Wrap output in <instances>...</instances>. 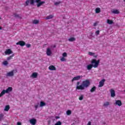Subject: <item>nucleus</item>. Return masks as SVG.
<instances>
[{"label": "nucleus", "mask_w": 125, "mask_h": 125, "mask_svg": "<svg viewBox=\"0 0 125 125\" xmlns=\"http://www.w3.org/2000/svg\"><path fill=\"white\" fill-rule=\"evenodd\" d=\"M90 85V82L88 80H86L82 82V84L80 85V82L77 83L76 90H83L84 88H87Z\"/></svg>", "instance_id": "obj_1"}, {"label": "nucleus", "mask_w": 125, "mask_h": 125, "mask_svg": "<svg viewBox=\"0 0 125 125\" xmlns=\"http://www.w3.org/2000/svg\"><path fill=\"white\" fill-rule=\"evenodd\" d=\"M100 63V60H96V59H93L91 61V63L93 66V68H97L99 66Z\"/></svg>", "instance_id": "obj_2"}, {"label": "nucleus", "mask_w": 125, "mask_h": 125, "mask_svg": "<svg viewBox=\"0 0 125 125\" xmlns=\"http://www.w3.org/2000/svg\"><path fill=\"white\" fill-rule=\"evenodd\" d=\"M35 2H37V7H40V6H41L44 3H45V1H42L41 0H36Z\"/></svg>", "instance_id": "obj_3"}, {"label": "nucleus", "mask_w": 125, "mask_h": 125, "mask_svg": "<svg viewBox=\"0 0 125 125\" xmlns=\"http://www.w3.org/2000/svg\"><path fill=\"white\" fill-rule=\"evenodd\" d=\"M17 45H20L21 46H24L26 45V43L23 41H19L16 43Z\"/></svg>", "instance_id": "obj_4"}, {"label": "nucleus", "mask_w": 125, "mask_h": 125, "mask_svg": "<svg viewBox=\"0 0 125 125\" xmlns=\"http://www.w3.org/2000/svg\"><path fill=\"white\" fill-rule=\"evenodd\" d=\"M81 79H83V75H79L76 77H74L72 79V82H74V81H79V80H81Z\"/></svg>", "instance_id": "obj_5"}, {"label": "nucleus", "mask_w": 125, "mask_h": 125, "mask_svg": "<svg viewBox=\"0 0 125 125\" xmlns=\"http://www.w3.org/2000/svg\"><path fill=\"white\" fill-rule=\"evenodd\" d=\"M29 122L32 125H36L37 124V120L36 119L33 118L29 120Z\"/></svg>", "instance_id": "obj_6"}, {"label": "nucleus", "mask_w": 125, "mask_h": 125, "mask_svg": "<svg viewBox=\"0 0 125 125\" xmlns=\"http://www.w3.org/2000/svg\"><path fill=\"white\" fill-rule=\"evenodd\" d=\"M52 54V52L51 51V49L50 48H47L46 49V55L47 56H50Z\"/></svg>", "instance_id": "obj_7"}, {"label": "nucleus", "mask_w": 125, "mask_h": 125, "mask_svg": "<svg viewBox=\"0 0 125 125\" xmlns=\"http://www.w3.org/2000/svg\"><path fill=\"white\" fill-rule=\"evenodd\" d=\"M6 76L7 77H13L14 76V70L8 72Z\"/></svg>", "instance_id": "obj_8"}, {"label": "nucleus", "mask_w": 125, "mask_h": 125, "mask_svg": "<svg viewBox=\"0 0 125 125\" xmlns=\"http://www.w3.org/2000/svg\"><path fill=\"white\" fill-rule=\"evenodd\" d=\"M110 96L111 97H115L116 96V93H115V90L113 89H111L110 90Z\"/></svg>", "instance_id": "obj_9"}, {"label": "nucleus", "mask_w": 125, "mask_h": 125, "mask_svg": "<svg viewBox=\"0 0 125 125\" xmlns=\"http://www.w3.org/2000/svg\"><path fill=\"white\" fill-rule=\"evenodd\" d=\"M4 53L6 54V55H9L12 54V51L10 49H8L5 51Z\"/></svg>", "instance_id": "obj_10"}, {"label": "nucleus", "mask_w": 125, "mask_h": 125, "mask_svg": "<svg viewBox=\"0 0 125 125\" xmlns=\"http://www.w3.org/2000/svg\"><path fill=\"white\" fill-rule=\"evenodd\" d=\"M104 83H105V79L102 80L99 83V87H102L104 85Z\"/></svg>", "instance_id": "obj_11"}, {"label": "nucleus", "mask_w": 125, "mask_h": 125, "mask_svg": "<svg viewBox=\"0 0 125 125\" xmlns=\"http://www.w3.org/2000/svg\"><path fill=\"white\" fill-rule=\"evenodd\" d=\"M49 70L51 71H55L56 70V67L54 65H50L48 67Z\"/></svg>", "instance_id": "obj_12"}, {"label": "nucleus", "mask_w": 125, "mask_h": 125, "mask_svg": "<svg viewBox=\"0 0 125 125\" xmlns=\"http://www.w3.org/2000/svg\"><path fill=\"white\" fill-rule=\"evenodd\" d=\"M12 90H13V89L12 87H9L6 90H5V91L6 93H9V92H11Z\"/></svg>", "instance_id": "obj_13"}, {"label": "nucleus", "mask_w": 125, "mask_h": 125, "mask_svg": "<svg viewBox=\"0 0 125 125\" xmlns=\"http://www.w3.org/2000/svg\"><path fill=\"white\" fill-rule=\"evenodd\" d=\"M115 104L120 107L122 105V101L121 100H116Z\"/></svg>", "instance_id": "obj_14"}, {"label": "nucleus", "mask_w": 125, "mask_h": 125, "mask_svg": "<svg viewBox=\"0 0 125 125\" xmlns=\"http://www.w3.org/2000/svg\"><path fill=\"white\" fill-rule=\"evenodd\" d=\"M87 70H88V71H90V70H91V69H92V68H93V64H92L91 63L87 65Z\"/></svg>", "instance_id": "obj_15"}, {"label": "nucleus", "mask_w": 125, "mask_h": 125, "mask_svg": "<svg viewBox=\"0 0 125 125\" xmlns=\"http://www.w3.org/2000/svg\"><path fill=\"white\" fill-rule=\"evenodd\" d=\"M37 77H38V73L37 72L33 73L31 76V78H33L34 79H35Z\"/></svg>", "instance_id": "obj_16"}, {"label": "nucleus", "mask_w": 125, "mask_h": 125, "mask_svg": "<svg viewBox=\"0 0 125 125\" xmlns=\"http://www.w3.org/2000/svg\"><path fill=\"white\" fill-rule=\"evenodd\" d=\"M9 109H10V106H9V105H7L5 106V108L4 109V111H6V112H8V111H9Z\"/></svg>", "instance_id": "obj_17"}, {"label": "nucleus", "mask_w": 125, "mask_h": 125, "mask_svg": "<svg viewBox=\"0 0 125 125\" xmlns=\"http://www.w3.org/2000/svg\"><path fill=\"white\" fill-rule=\"evenodd\" d=\"M5 93H6V92H5V90H2V91L0 93V97H2V96H3V95L5 94Z\"/></svg>", "instance_id": "obj_18"}, {"label": "nucleus", "mask_w": 125, "mask_h": 125, "mask_svg": "<svg viewBox=\"0 0 125 125\" xmlns=\"http://www.w3.org/2000/svg\"><path fill=\"white\" fill-rule=\"evenodd\" d=\"M54 16L53 15H49V16H47L45 18L46 20H48L49 19H52Z\"/></svg>", "instance_id": "obj_19"}, {"label": "nucleus", "mask_w": 125, "mask_h": 125, "mask_svg": "<svg viewBox=\"0 0 125 125\" xmlns=\"http://www.w3.org/2000/svg\"><path fill=\"white\" fill-rule=\"evenodd\" d=\"M46 105V104L44 103V102L41 101L40 102V107H43L44 106H45Z\"/></svg>", "instance_id": "obj_20"}, {"label": "nucleus", "mask_w": 125, "mask_h": 125, "mask_svg": "<svg viewBox=\"0 0 125 125\" xmlns=\"http://www.w3.org/2000/svg\"><path fill=\"white\" fill-rule=\"evenodd\" d=\"M110 105V102H105L103 106L104 107H107V106H109Z\"/></svg>", "instance_id": "obj_21"}, {"label": "nucleus", "mask_w": 125, "mask_h": 125, "mask_svg": "<svg viewBox=\"0 0 125 125\" xmlns=\"http://www.w3.org/2000/svg\"><path fill=\"white\" fill-rule=\"evenodd\" d=\"M95 90H96V86H94L90 89V92H94V91H95Z\"/></svg>", "instance_id": "obj_22"}, {"label": "nucleus", "mask_w": 125, "mask_h": 125, "mask_svg": "<svg viewBox=\"0 0 125 125\" xmlns=\"http://www.w3.org/2000/svg\"><path fill=\"white\" fill-rule=\"evenodd\" d=\"M112 13H114V14H119L120 13V11L119 10H114L112 11Z\"/></svg>", "instance_id": "obj_23"}, {"label": "nucleus", "mask_w": 125, "mask_h": 125, "mask_svg": "<svg viewBox=\"0 0 125 125\" xmlns=\"http://www.w3.org/2000/svg\"><path fill=\"white\" fill-rule=\"evenodd\" d=\"M101 11V10L100 9V8H97L95 9L96 13H100Z\"/></svg>", "instance_id": "obj_24"}, {"label": "nucleus", "mask_w": 125, "mask_h": 125, "mask_svg": "<svg viewBox=\"0 0 125 125\" xmlns=\"http://www.w3.org/2000/svg\"><path fill=\"white\" fill-rule=\"evenodd\" d=\"M68 41L69 42H75V41H76V38H75L74 37H72V38L68 39Z\"/></svg>", "instance_id": "obj_25"}, {"label": "nucleus", "mask_w": 125, "mask_h": 125, "mask_svg": "<svg viewBox=\"0 0 125 125\" xmlns=\"http://www.w3.org/2000/svg\"><path fill=\"white\" fill-rule=\"evenodd\" d=\"M35 2H36V0H29V2L31 5H34Z\"/></svg>", "instance_id": "obj_26"}, {"label": "nucleus", "mask_w": 125, "mask_h": 125, "mask_svg": "<svg viewBox=\"0 0 125 125\" xmlns=\"http://www.w3.org/2000/svg\"><path fill=\"white\" fill-rule=\"evenodd\" d=\"M40 21H39V20H34V21H33V24H39Z\"/></svg>", "instance_id": "obj_27"}, {"label": "nucleus", "mask_w": 125, "mask_h": 125, "mask_svg": "<svg viewBox=\"0 0 125 125\" xmlns=\"http://www.w3.org/2000/svg\"><path fill=\"white\" fill-rule=\"evenodd\" d=\"M14 57V54H12L11 56H10L7 58V60L9 61L12 59V58Z\"/></svg>", "instance_id": "obj_28"}, {"label": "nucleus", "mask_w": 125, "mask_h": 125, "mask_svg": "<svg viewBox=\"0 0 125 125\" xmlns=\"http://www.w3.org/2000/svg\"><path fill=\"white\" fill-rule=\"evenodd\" d=\"M113 23H114L113 21L110 20H107V23L109 24V25L113 24Z\"/></svg>", "instance_id": "obj_29"}, {"label": "nucleus", "mask_w": 125, "mask_h": 125, "mask_svg": "<svg viewBox=\"0 0 125 125\" xmlns=\"http://www.w3.org/2000/svg\"><path fill=\"white\" fill-rule=\"evenodd\" d=\"M71 114H72V111L70 110H68L66 111V115L67 116H70V115H71Z\"/></svg>", "instance_id": "obj_30"}, {"label": "nucleus", "mask_w": 125, "mask_h": 125, "mask_svg": "<svg viewBox=\"0 0 125 125\" xmlns=\"http://www.w3.org/2000/svg\"><path fill=\"white\" fill-rule=\"evenodd\" d=\"M4 117V115L3 113H0V121H1L3 119Z\"/></svg>", "instance_id": "obj_31"}, {"label": "nucleus", "mask_w": 125, "mask_h": 125, "mask_svg": "<svg viewBox=\"0 0 125 125\" xmlns=\"http://www.w3.org/2000/svg\"><path fill=\"white\" fill-rule=\"evenodd\" d=\"M2 64H3V65L6 66V65L8 64V62H7V61H5L3 62Z\"/></svg>", "instance_id": "obj_32"}, {"label": "nucleus", "mask_w": 125, "mask_h": 125, "mask_svg": "<svg viewBox=\"0 0 125 125\" xmlns=\"http://www.w3.org/2000/svg\"><path fill=\"white\" fill-rule=\"evenodd\" d=\"M29 3H30V0H27L25 2V6H28Z\"/></svg>", "instance_id": "obj_33"}, {"label": "nucleus", "mask_w": 125, "mask_h": 125, "mask_svg": "<svg viewBox=\"0 0 125 125\" xmlns=\"http://www.w3.org/2000/svg\"><path fill=\"white\" fill-rule=\"evenodd\" d=\"M62 125V123L61 122V121H58L55 124V125Z\"/></svg>", "instance_id": "obj_34"}, {"label": "nucleus", "mask_w": 125, "mask_h": 125, "mask_svg": "<svg viewBox=\"0 0 125 125\" xmlns=\"http://www.w3.org/2000/svg\"><path fill=\"white\" fill-rule=\"evenodd\" d=\"M94 54H95V53L91 52H88V55H90V56H92V55H94Z\"/></svg>", "instance_id": "obj_35"}, {"label": "nucleus", "mask_w": 125, "mask_h": 125, "mask_svg": "<svg viewBox=\"0 0 125 125\" xmlns=\"http://www.w3.org/2000/svg\"><path fill=\"white\" fill-rule=\"evenodd\" d=\"M61 61H62V62H64L66 61V59H65V58H64V57H63L61 59Z\"/></svg>", "instance_id": "obj_36"}, {"label": "nucleus", "mask_w": 125, "mask_h": 125, "mask_svg": "<svg viewBox=\"0 0 125 125\" xmlns=\"http://www.w3.org/2000/svg\"><path fill=\"white\" fill-rule=\"evenodd\" d=\"M60 3H61V1H58V2H55L54 4L55 5H59V4H60Z\"/></svg>", "instance_id": "obj_37"}, {"label": "nucleus", "mask_w": 125, "mask_h": 125, "mask_svg": "<svg viewBox=\"0 0 125 125\" xmlns=\"http://www.w3.org/2000/svg\"><path fill=\"white\" fill-rule=\"evenodd\" d=\"M79 100H83V95H81L79 98Z\"/></svg>", "instance_id": "obj_38"}, {"label": "nucleus", "mask_w": 125, "mask_h": 125, "mask_svg": "<svg viewBox=\"0 0 125 125\" xmlns=\"http://www.w3.org/2000/svg\"><path fill=\"white\" fill-rule=\"evenodd\" d=\"M14 15L15 17H16L17 18H21V17L19 16V15H17V14H14Z\"/></svg>", "instance_id": "obj_39"}, {"label": "nucleus", "mask_w": 125, "mask_h": 125, "mask_svg": "<svg viewBox=\"0 0 125 125\" xmlns=\"http://www.w3.org/2000/svg\"><path fill=\"white\" fill-rule=\"evenodd\" d=\"M100 33V31L99 30H97L96 31V36H98V35H99Z\"/></svg>", "instance_id": "obj_40"}, {"label": "nucleus", "mask_w": 125, "mask_h": 125, "mask_svg": "<svg viewBox=\"0 0 125 125\" xmlns=\"http://www.w3.org/2000/svg\"><path fill=\"white\" fill-rule=\"evenodd\" d=\"M62 56H63V57H66L67 56V53L64 52L62 54Z\"/></svg>", "instance_id": "obj_41"}, {"label": "nucleus", "mask_w": 125, "mask_h": 125, "mask_svg": "<svg viewBox=\"0 0 125 125\" xmlns=\"http://www.w3.org/2000/svg\"><path fill=\"white\" fill-rule=\"evenodd\" d=\"M26 46L27 48H29V47H31V44H26Z\"/></svg>", "instance_id": "obj_42"}, {"label": "nucleus", "mask_w": 125, "mask_h": 125, "mask_svg": "<svg viewBox=\"0 0 125 125\" xmlns=\"http://www.w3.org/2000/svg\"><path fill=\"white\" fill-rule=\"evenodd\" d=\"M35 108L36 110H37L38 109V108H39V104L35 105Z\"/></svg>", "instance_id": "obj_43"}, {"label": "nucleus", "mask_w": 125, "mask_h": 125, "mask_svg": "<svg viewBox=\"0 0 125 125\" xmlns=\"http://www.w3.org/2000/svg\"><path fill=\"white\" fill-rule=\"evenodd\" d=\"M93 26H94V27L97 26V23L96 22H95V23H94V24H93Z\"/></svg>", "instance_id": "obj_44"}, {"label": "nucleus", "mask_w": 125, "mask_h": 125, "mask_svg": "<svg viewBox=\"0 0 125 125\" xmlns=\"http://www.w3.org/2000/svg\"><path fill=\"white\" fill-rule=\"evenodd\" d=\"M87 125H91V122L90 121H89L87 124Z\"/></svg>", "instance_id": "obj_45"}, {"label": "nucleus", "mask_w": 125, "mask_h": 125, "mask_svg": "<svg viewBox=\"0 0 125 125\" xmlns=\"http://www.w3.org/2000/svg\"><path fill=\"white\" fill-rule=\"evenodd\" d=\"M50 123H51V121L50 120L48 121V124L50 125Z\"/></svg>", "instance_id": "obj_46"}, {"label": "nucleus", "mask_w": 125, "mask_h": 125, "mask_svg": "<svg viewBox=\"0 0 125 125\" xmlns=\"http://www.w3.org/2000/svg\"><path fill=\"white\" fill-rule=\"evenodd\" d=\"M17 125H21V122H18V123H17Z\"/></svg>", "instance_id": "obj_47"}, {"label": "nucleus", "mask_w": 125, "mask_h": 125, "mask_svg": "<svg viewBox=\"0 0 125 125\" xmlns=\"http://www.w3.org/2000/svg\"><path fill=\"white\" fill-rule=\"evenodd\" d=\"M56 119H60V117L59 116H56Z\"/></svg>", "instance_id": "obj_48"}, {"label": "nucleus", "mask_w": 125, "mask_h": 125, "mask_svg": "<svg viewBox=\"0 0 125 125\" xmlns=\"http://www.w3.org/2000/svg\"><path fill=\"white\" fill-rule=\"evenodd\" d=\"M0 30H2V27L0 26Z\"/></svg>", "instance_id": "obj_49"}, {"label": "nucleus", "mask_w": 125, "mask_h": 125, "mask_svg": "<svg viewBox=\"0 0 125 125\" xmlns=\"http://www.w3.org/2000/svg\"><path fill=\"white\" fill-rule=\"evenodd\" d=\"M94 57L95 58H96V57H97V56H94Z\"/></svg>", "instance_id": "obj_50"}, {"label": "nucleus", "mask_w": 125, "mask_h": 125, "mask_svg": "<svg viewBox=\"0 0 125 125\" xmlns=\"http://www.w3.org/2000/svg\"><path fill=\"white\" fill-rule=\"evenodd\" d=\"M124 0V1H125V0Z\"/></svg>", "instance_id": "obj_51"}, {"label": "nucleus", "mask_w": 125, "mask_h": 125, "mask_svg": "<svg viewBox=\"0 0 125 125\" xmlns=\"http://www.w3.org/2000/svg\"><path fill=\"white\" fill-rule=\"evenodd\" d=\"M0 19H1V18L0 17Z\"/></svg>", "instance_id": "obj_52"}]
</instances>
